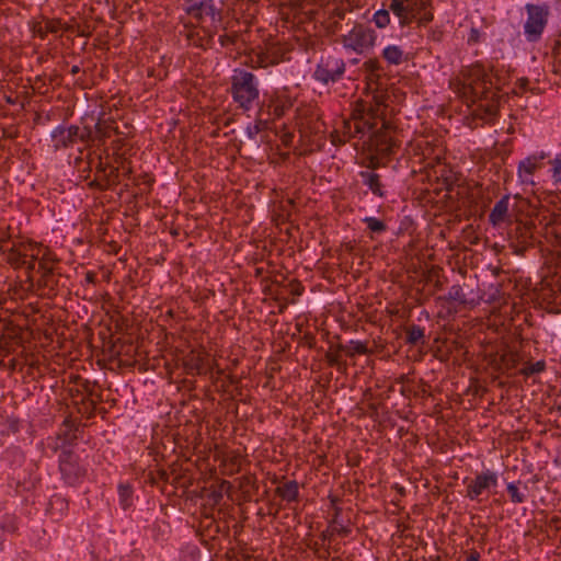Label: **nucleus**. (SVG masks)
Returning <instances> with one entry per match:
<instances>
[{
	"instance_id": "obj_1",
	"label": "nucleus",
	"mask_w": 561,
	"mask_h": 561,
	"mask_svg": "<svg viewBox=\"0 0 561 561\" xmlns=\"http://www.w3.org/2000/svg\"><path fill=\"white\" fill-rule=\"evenodd\" d=\"M42 247L33 241L14 244L7 254L8 263L14 268H24L26 278L37 286L41 295L51 294L58 278L54 274V262L46 253L41 254Z\"/></svg>"
},
{
	"instance_id": "obj_2",
	"label": "nucleus",
	"mask_w": 561,
	"mask_h": 561,
	"mask_svg": "<svg viewBox=\"0 0 561 561\" xmlns=\"http://www.w3.org/2000/svg\"><path fill=\"white\" fill-rule=\"evenodd\" d=\"M461 78L463 94L469 95L473 103L493 101L506 80L493 66L486 68L479 62L465 67Z\"/></svg>"
},
{
	"instance_id": "obj_3",
	"label": "nucleus",
	"mask_w": 561,
	"mask_h": 561,
	"mask_svg": "<svg viewBox=\"0 0 561 561\" xmlns=\"http://www.w3.org/2000/svg\"><path fill=\"white\" fill-rule=\"evenodd\" d=\"M386 110L383 95H374L371 100H358L352 110L351 118L342 123L339 129L348 140L353 137L363 138L367 131L371 130L379 119V116Z\"/></svg>"
},
{
	"instance_id": "obj_4",
	"label": "nucleus",
	"mask_w": 561,
	"mask_h": 561,
	"mask_svg": "<svg viewBox=\"0 0 561 561\" xmlns=\"http://www.w3.org/2000/svg\"><path fill=\"white\" fill-rule=\"evenodd\" d=\"M231 94L240 108L250 111L260 98L255 76L247 70H236L231 78Z\"/></svg>"
},
{
	"instance_id": "obj_5",
	"label": "nucleus",
	"mask_w": 561,
	"mask_h": 561,
	"mask_svg": "<svg viewBox=\"0 0 561 561\" xmlns=\"http://www.w3.org/2000/svg\"><path fill=\"white\" fill-rule=\"evenodd\" d=\"M179 352L183 354V366L188 374H202L205 371L207 354L203 351L196 337L193 339V342L184 336L178 337V353Z\"/></svg>"
},
{
	"instance_id": "obj_6",
	"label": "nucleus",
	"mask_w": 561,
	"mask_h": 561,
	"mask_svg": "<svg viewBox=\"0 0 561 561\" xmlns=\"http://www.w3.org/2000/svg\"><path fill=\"white\" fill-rule=\"evenodd\" d=\"M525 10L527 20L524 24V34L528 42H537L547 26L549 8L546 4L527 3Z\"/></svg>"
},
{
	"instance_id": "obj_7",
	"label": "nucleus",
	"mask_w": 561,
	"mask_h": 561,
	"mask_svg": "<svg viewBox=\"0 0 561 561\" xmlns=\"http://www.w3.org/2000/svg\"><path fill=\"white\" fill-rule=\"evenodd\" d=\"M385 111L379 116L376 126L367 131L368 135V147L370 150L376 151L380 154H391L396 142L391 136V129L389 123L383 118Z\"/></svg>"
},
{
	"instance_id": "obj_8",
	"label": "nucleus",
	"mask_w": 561,
	"mask_h": 561,
	"mask_svg": "<svg viewBox=\"0 0 561 561\" xmlns=\"http://www.w3.org/2000/svg\"><path fill=\"white\" fill-rule=\"evenodd\" d=\"M61 479L68 485H77L84 476L85 469L79 463V457L71 449H62L58 456Z\"/></svg>"
},
{
	"instance_id": "obj_9",
	"label": "nucleus",
	"mask_w": 561,
	"mask_h": 561,
	"mask_svg": "<svg viewBox=\"0 0 561 561\" xmlns=\"http://www.w3.org/2000/svg\"><path fill=\"white\" fill-rule=\"evenodd\" d=\"M345 67L342 58L334 55L323 56L316 67L313 78L323 84L334 83L343 78Z\"/></svg>"
},
{
	"instance_id": "obj_10",
	"label": "nucleus",
	"mask_w": 561,
	"mask_h": 561,
	"mask_svg": "<svg viewBox=\"0 0 561 561\" xmlns=\"http://www.w3.org/2000/svg\"><path fill=\"white\" fill-rule=\"evenodd\" d=\"M376 37L374 30L357 24L346 35H343L342 43L345 48L362 54L375 45Z\"/></svg>"
},
{
	"instance_id": "obj_11",
	"label": "nucleus",
	"mask_w": 561,
	"mask_h": 561,
	"mask_svg": "<svg viewBox=\"0 0 561 561\" xmlns=\"http://www.w3.org/2000/svg\"><path fill=\"white\" fill-rule=\"evenodd\" d=\"M510 248L516 255H524L534 245V225L518 221L508 232Z\"/></svg>"
},
{
	"instance_id": "obj_12",
	"label": "nucleus",
	"mask_w": 561,
	"mask_h": 561,
	"mask_svg": "<svg viewBox=\"0 0 561 561\" xmlns=\"http://www.w3.org/2000/svg\"><path fill=\"white\" fill-rule=\"evenodd\" d=\"M466 496L471 501H480V496L497 486V474L488 469L466 481Z\"/></svg>"
},
{
	"instance_id": "obj_13",
	"label": "nucleus",
	"mask_w": 561,
	"mask_h": 561,
	"mask_svg": "<svg viewBox=\"0 0 561 561\" xmlns=\"http://www.w3.org/2000/svg\"><path fill=\"white\" fill-rule=\"evenodd\" d=\"M169 421L170 420H165L162 423H158L152 434L158 453H160L163 458L175 454V431L173 426L168 423Z\"/></svg>"
},
{
	"instance_id": "obj_14",
	"label": "nucleus",
	"mask_w": 561,
	"mask_h": 561,
	"mask_svg": "<svg viewBox=\"0 0 561 561\" xmlns=\"http://www.w3.org/2000/svg\"><path fill=\"white\" fill-rule=\"evenodd\" d=\"M89 134V131L85 134L80 133V128L76 125H70L69 127L59 125L51 131L54 148L55 150H59L71 147L76 144L78 138L85 140Z\"/></svg>"
},
{
	"instance_id": "obj_15",
	"label": "nucleus",
	"mask_w": 561,
	"mask_h": 561,
	"mask_svg": "<svg viewBox=\"0 0 561 561\" xmlns=\"http://www.w3.org/2000/svg\"><path fill=\"white\" fill-rule=\"evenodd\" d=\"M174 461L169 463L171 471H167L165 469L157 470L156 474L152 477V482L160 489L162 494L167 496L168 505L174 504L173 496L175 495V476H174Z\"/></svg>"
},
{
	"instance_id": "obj_16",
	"label": "nucleus",
	"mask_w": 561,
	"mask_h": 561,
	"mask_svg": "<svg viewBox=\"0 0 561 561\" xmlns=\"http://www.w3.org/2000/svg\"><path fill=\"white\" fill-rule=\"evenodd\" d=\"M546 157L547 154L543 152L540 154H533L518 163L517 174L522 183L534 184L533 175L542 167V160Z\"/></svg>"
},
{
	"instance_id": "obj_17",
	"label": "nucleus",
	"mask_w": 561,
	"mask_h": 561,
	"mask_svg": "<svg viewBox=\"0 0 561 561\" xmlns=\"http://www.w3.org/2000/svg\"><path fill=\"white\" fill-rule=\"evenodd\" d=\"M186 12L190 16L196 19L198 22H204L209 20L211 24L219 22L221 16L220 12L215 9V7L208 1H202L199 3H195L188 5L186 8Z\"/></svg>"
},
{
	"instance_id": "obj_18",
	"label": "nucleus",
	"mask_w": 561,
	"mask_h": 561,
	"mask_svg": "<svg viewBox=\"0 0 561 561\" xmlns=\"http://www.w3.org/2000/svg\"><path fill=\"white\" fill-rule=\"evenodd\" d=\"M412 19H419L420 25H426L433 21V12L427 10L432 0H405Z\"/></svg>"
},
{
	"instance_id": "obj_19",
	"label": "nucleus",
	"mask_w": 561,
	"mask_h": 561,
	"mask_svg": "<svg viewBox=\"0 0 561 561\" xmlns=\"http://www.w3.org/2000/svg\"><path fill=\"white\" fill-rule=\"evenodd\" d=\"M510 195H504L497 201L489 215V221L493 227L503 224L510 216Z\"/></svg>"
},
{
	"instance_id": "obj_20",
	"label": "nucleus",
	"mask_w": 561,
	"mask_h": 561,
	"mask_svg": "<svg viewBox=\"0 0 561 561\" xmlns=\"http://www.w3.org/2000/svg\"><path fill=\"white\" fill-rule=\"evenodd\" d=\"M359 175L363 184L366 185L375 196L379 198H383L386 196L385 184L381 182V178L378 173L373 171H362Z\"/></svg>"
},
{
	"instance_id": "obj_21",
	"label": "nucleus",
	"mask_w": 561,
	"mask_h": 561,
	"mask_svg": "<svg viewBox=\"0 0 561 561\" xmlns=\"http://www.w3.org/2000/svg\"><path fill=\"white\" fill-rule=\"evenodd\" d=\"M389 10L399 19L400 25H410L413 21L405 0H391Z\"/></svg>"
},
{
	"instance_id": "obj_22",
	"label": "nucleus",
	"mask_w": 561,
	"mask_h": 561,
	"mask_svg": "<svg viewBox=\"0 0 561 561\" xmlns=\"http://www.w3.org/2000/svg\"><path fill=\"white\" fill-rule=\"evenodd\" d=\"M275 492L284 501L294 502V501L298 500L299 486H298L297 481L291 480V481H287L284 484L277 486Z\"/></svg>"
},
{
	"instance_id": "obj_23",
	"label": "nucleus",
	"mask_w": 561,
	"mask_h": 561,
	"mask_svg": "<svg viewBox=\"0 0 561 561\" xmlns=\"http://www.w3.org/2000/svg\"><path fill=\"white\" fill-rule=\"evenodd\" d=\"M291 106L293 102L287 96H277L272 100L271 104L268 105L271 114L275 118L282 117Z\"/></svg>"
},
{
	"instance_id": "obj_24",
	"label": "nucleus",
	"mask_w": 561,
	"mask_h": 561,
	"mask_svg": "<svg viewBox=\"0 0 561 561\" xmlns=\"http://www.w3.org/2000/svg\"><path fill=\"white\" fill-rule=\"evenodd\" d=\"M34 36L45 39L49 33L59 31V23L54 20H47L45 23H36L33 26Z\"/></svg>"
},
{
	"instance_id": "obj_25",
	"label": "nucleus",
	"mask_w": 561,
	"mask_h": 561,
	"mask_svg": "<svg viewBox=\"0 0 561 561\" xmlns=\"http://www.w3.org/2000/svg\"><path fill=\"white\" fill-rule=\"evenodd\" d=\"M403 55L402 48L398 45H389L382 50L383 59L390 65H400L404 60Z\"/></svg>"
},
{
	"instance_id": "obj_26",
	"label": "nucleus",
	"mask_w": 561,
	"mask_h": 561,
	"mask_svg": "<svg viewBox=\"0 0 561 561\" xmlns=\"http://www.w3.org/2000/svg\"><path fill=\"white\" fill-rule=\"evenodd\" d=\"M124 174L128 178L129 181L136 186H138V192L144 193L148 190L152 183V179L148 174H144L141 176L133 175L130 169H125V165H122Z\"/></svg>"
},
{
	"instance_id": "obj_27",
	"label": "nucleus",
	"mask_w": 561,
	"mask_h": 561,
	"mask_svg": "<svg viewBox=\"0 0 561 561\" xmlns=\"http://www.w3.org/2000/svg\"><path fill=\"white\" fill-rule=\"evenodd\" d=\"M133 488L127 483H121L118 485V499L119 505L124 511L129 510L133 506Z\"/></svg>"
},
{
	"instance_id": "obj_28",
	"label": "nucleus",
	"mask_w": 561,
	"mask_h": 561,
	"mask_svg": "<svg viewBox=\"0 0 561 561\" xmlns=\"http://www.w3.org/2000/svg\"><path fill=\"white\" fill-rule=\"evenodd\" d=\"M347 356H355L356 354H367V345L360 341H351L348 345L340 346Z\"/></svg>"
},
{
	"instance_id": "obj_29",
	"label": "nucleus",
	"mask_w": 561,
	"mask_h": 561,
	"mask_svg": "<svg viewBox=\"0 0 561 561\" xmlns=\"http://www.w3.org/2000/svg\"><path fill=\"white\" fill-rule=\"evenodd\" d=\"M424 339V329L420 325H411L407 329L405 341L409 344L415 345Z\"/></svg>"
},
{
	"instance_id": "obj_30",
	"label": "nucleus",
	"mask_w": 561,
	"mask_h": 561,
	"mask_svg": "<svg viewBox=\"0 0 561 561\" xmlns=\"http://www.w3.org/2000/svg\"><path fill=\"white\" fill-rule=\"evenodd\" d=\"M446 299L448 301H455V302H459L461 305H467V304H470L467 298H466V295L463 293V289L460 285H454L449 288L448 290V294H447V297Z\"/></svg>"
},
{
	"instance_id": "obj_31",
	"label": "nucleus",
	"mask_w": 561,
	"mask_h": 561,
	"mask_svg": "<svg viewBox=\"0 0 561 561\" xmlns=\"http://www.w3.org/2000/svg\"><path fill=\"white\" fill-rule=\"evenodd\" d=\"M507 493L510 495L511 502L515 504H520L526 500L525 492H522L518 488L517 483L511 482L507 484Z\"/></svg>"
},
{
	"instance_id": "obj_32",
	"label": "nucleus",
	"mask_w": 561,
	"mask_h": 561,
	"mask_svg": "<svg viewBox=\"0 0 561 561\" xmlns=\"http://www.w3.org/2000/svg\"><path fill=\"white\" fill-rule=\"evenodd\" d=\"M363 221L366 224L367 228L374 233H382L387 230L386 224L375 217H365Z\"/></svg>"
},
{
	"instance_id": "obj_33",
	"label": "nucleus",
	"mask_w": 561,
	"mask_h": 561,
	"mask_svg": "<svg viewBox=\"0 0 561 561\" xmlns=\"http://www.w3.org/2000/svg\"><path fill=\"white\" fill-rule=\"evenodd\" d=\"M376 26L379 28H383L390 23V14L388 10H378L373 18Z\"/></svg>"
},
{
	"instance_id": "obj_34",
	"label": "nucleus",
	"mask_w": 561,
	"mask_h": 561,
	"mask_svg": "<svg viewBox=\"0 0 561 561\" xmlns=\"http://www.w3.org/2000/svg\"><path fill=\"white\" fill-rule=\"evenodd\" d=\"M545 368H546L545 362L543 360H538L536 363L528 364L525 367H523L520 373L524 376L528 377V376H531V375L539 374V373L543 371Z\"/></svg>"
},
{
	"instance_id": "obj_35",
	"label": "nucleus",
	"mask_w": 561,
	"mask_h": 561,
	"mask_svg": "<svg viewBox=\"0 0 561 561\" xmlns=\"http://www.w3.org/2000/svg\"><path fill=\"white\" fill-rule=\"evenodd\" d=\"M0 528L4 533L12 534L18 529L16 519L13 516L4 515L0 520Z\"/></svg>"
},
{
	"instance_id": "obj_36",
	"label": "nucleus",
	"mask_w": 561,
	"mask_h": 561,
	"mask_svg": "<svg viewBox=\"0 0 561 561\" xmlns=\"http://www.w3.org/2000/svg\"><path fill=\"white\" fill-rule=\"evenodd\" d=\"M551 165L552 178L556 183L561 182V154H557L553 159L549 161Z\"/></svg>"
},
{
	"instance_id": "obj_37",
	"label": "nucleus",
	"mask_w": 561,
	"mask_h": 561,
	"mask_svg": "<svg viewBox=\"0 0 561 561\" xmlns=\"http://www.w3.org/2000/svg\"><path fill=\"white\" fill-rule=\"evenodd\" d=\"M365 71L370 73L371 76H378V72L381 70L380 62L377 59H369L363 65Z\"/></svg>"
},
{
	"instance_id": "obj_38",
	"label": "nucleus",
	"mask_w": 561,
	"mask_h": 561,
	"mask_svg": "<svg viewBox=\"0 0 561 561\" xmlns=\"http://www.w3.org/2000/svg\"><path fill=\"white\" fill-rule=\"evenodd\" d=\"M331 141L333 145L337 146L345 144L346 141H348V139L345 136H343V134L340 130L336 129L331 135Z\"/></svg>"
},
{
	"instance_id": "obj_39",
	"label": "nucleus",
	"mask_w": 561,
	"mask_h": 561,
	"mask_svg": "<svg viewBox=\"0 0 561 561\" xmlns=\"http://www.w3.org/2000/svg\"><path fill=\"white\" fill-rule=\"evenodd\" d=\"M9 455H12L19 462H21L23 460V455L19 448H15V447L8 448L4 451V456H9Z\"/></svg>"
},
{
	"instance_id": "obj_40",
	"label": "nucleus",
	"mask_w": 561,
	"mask_h": 561,
	"mask_svg": "<svg viewBox=\"0 0 561 561\" xmlns=\"http://www.w3.org/2000/svg\"><path fill=\"white\" fill-rule=\"evenodd\" d=\"M234 39H236L234 35L224 34V35L219 36V43L221 46H225V47L232 45L234 43Z\"/></svg>"
},
{
	"instance_id": "obj_41",
	"label": "nucleus",
	"mask_w": 561,
	"mask_h": 561,
	"mask_svg": "<svg viewBox=\"0 0 561 561\" xmlns=\"http://www.w3.org/2000/svg\"><path fill=\"white\" fill-rule=\"evenodd\" d=\"M480 41V32L479 30L472 27L470 31V35L468 37V43L476 44Z\"/></svg>"
},
{
	"instance_id": "obj_42",
	"label": "nucleus",
	"mask_w": 561,
	"mask_h": 561,
	"mask_svg": "<svg viewBox=\"0 0 561 561\" xmlns=\"http://www.w3.org/2000/svg\"><path fill=\"white\" fill-rule=\"evenodd\" d=\"M424 159L427 160L426 167H433L434 161H439L440 156L437 153L434 158H430L425 152H423Z\"/></svg>"
},
{
	"instance_id": "obj_43",
	"label": "nucleus",
	"mask_w": 561,
	"mask_h": 561,
	"mask_svg": "<svg viewBox=\"0 0 561 561\" xmlns=\"http://www.w3.org/2000/svg\"><path fill=\"white\" fill-rule=\"evenodd\" d=\"M553 286H554L553 290L561 294V275L558 276Z\"/></svg>"
},
{
	"instance_id": "obj_44",
	"label": "nucleus",
	"mask_w": 561,
	"mask_h": 561,
	"mask_svg": "<svg viewBox=\"0 0 561 561\" xmlns=\"http://www.w3.org/2000/svg\"><path fill=\"white\" fill-rule=\"evenodd\" d=\"M480 554L477 551H473L468 557V561H479Z\"/></svg>"
},
{
	"instance_id": "obj_45",
	"label": "nucleus",
	"mask_w": 561,
	"mask_h": 561,
	"mask_svg": "<svg viewBox=\"0 0 561 561\" xmlns=\"http://www.w3.org/2000/svg\"><path fill=\"white\" fill-rule=\"evenodd\" d=\"M80 71H81V68H80V66H78V65H73V66L71 67V69H70V73H71L72 76L78 75Z\"/></svg>"
},
{
	"instance_id": "obj_46",
	"label": "nucleus",
	"mask_w": 561,
	"mask_h": 561,
	"mask_svg": "<svg viewBox=\"0 0 561 561\" xmlns=\"http://www.w3.org/2000/svg\"><path fill=\"white\" fill-rule=\"evenodd\" d=\"M329 363H330L331 365H335V364L337 363V358H336L335 356H331V355H330V356H329Z\"/></svg>"
},
{
	"instance_id": "obj_47",
	"label": "nucleus",
	"mask_w": 561,
	"mask_h": 561,
	"mask_svg": "<svg viewBox=\"0 0 561 561\" xmlns=\"http://www.w3.org/2000/svg\"><path fill=\"white\" fill-rule=\"evenodd\" d=\"M556 404H557V409L561 412V393L559 394Z\"/></svg>"
},
{
	"instance_id": "obj_48",
	"label": "nucleus",
	"mask_w": 561,
	"mask_h": 561,
	"mask_svg": "<svg viewBox=\"0 0 561 561\" xmlns=\"http://www.w3.org/2000/svg\"><path fill=\"white\" fill-rule=\"evenodd\" d=\"M519 83H520V87H525L528 83V79H526V78L519 79Z\"/></svg>"
},
{
	"instance_id": "obj_49",
	"label": "nucleus",
	"mask_w": 561,
	"mask_h": 561,
	"mask_svg": "<svg viewBox=\"0 0 561 561\" xmlns=\"http://www.w3.org/2000/svg\"><path fill=\"white\" fill-rule=\"evenodd\" d=\"M65 437H68V435H67V434H65ZM66 439H67L68 444L72 445V444H73V442H75V439H76V436H73V437H71V438H66Z\"/></svg>"
},
{
	"instance_id": "obj_50",
	"label": "nucleus",
	"mask_w": 561,
	"mask_h": 561,
	"mask_svg": "<svg viewBox=\"0 0 561 561\" xmlns=\"http://www.w3.org/2000/svg\"><path fill=\"white\" fill-rule=\"evenodd\" d=\"M423 145H425L426 147L428 146V142L426 140H421L417 146L421 148L423 147Z\"/></svg>"
},
{
	"instance_id": "obj_51",
	"label": "nucleus",
	"mask_w": 561,
	"mask_h": 561,
	"mask_svg": "<svg viewBox=\"0 0 561 561\" xmlns=\"http://www.w3.org/2000/svg\"><path fill=\"white\" fill-rule=\"evenodd\" d=\"M167 316H169L170 318H173V309H171V308H170V309L167 311Z\"/></svg>"
},
{
	"instance_id": "obj_52",
	"label": "nucleus",
	"mask_w": 561,
	"mask_h": 561,
	"mask_svg": "<svg viewBox=\"0 0 561 561\" xmlns=\"http://www.w3.org/2000/svg\"><path fill=\"white\" fill-rule=\"evenodd\" d=\"M64 424L68 426L71 425V422L69 420H65Z\"/></svg>"
},
{
	"instance_id": "obj_53",
	"label": "nucleus",
	"mask_w": 561,
	"mask_h": 561,
	"mask_svg": "<svg viewBox=\"0 0 561 561\" xmlns=\"http://www.w3.org/2000/svg\"><path fill=\"white\" fill-rule=\"evenodd\" d=\"M170 233H171L172 236H175V230H173V229L171 228Z\"/></svg>"
},
{
	"instance_id": "obj_54",
	"label": "nucleus",
	"mask_w": 561,
	"mask_h": 561,
	"mask_svg": "<svg viewBox=\"0 0 561 561\" xmlns=\"http://www.w3.org/2000/svg\"><path fill=\"white\" fill-rule=\"evenodd\" d=\"M488 107H493V104L486 103Z\"/></svg>"
}]
</instances>
